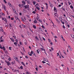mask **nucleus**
<instances>
[{"mask_svg":"<svg viewBox=\"0 0 74 74\" xmlns=\"http://www.w3.org/2000/svg\"><path fill=\"white\" fill-rule=\"evenodd\" d=\"M28 7H29L28 5H25L24 6V7H25V9H27V8H28Z\"/></svg>","mask_w":74,"mask_h":74,"instance_id":"nucleus-1","label":"nucleus"},{"mask_svg":"<svg viewBox=\"0 0 74 74\" xmlns=\"http://www.w3.org/2000/svg\"><path fill=\"white\" fill-rule=\"evenodd\" d=\"M7 64H8V66H9V65L11 64H10V62L8 61V62H6Z\"/></svg>","mask_w":74,"mask_h":74,"instance_id":"nucleus-2","label":"nucleus"},{"mask_svg":"<svg viewBox=\"0 0 74 74\" xmlns=\"http://www.w3.org/2000/svg\"><path fill=\"white\" fill-rule=\"evenodd\" d=\"M10 40L12 41V42H14V39H13V38H10Z\"/></svg>","mask_w":74,"mask_h":74,"instance_id":"nucleus-3","label":"nucleus"},{"mask_svg":"<svg viewBox=\"0 0 74 74\" xmlns=\"http://www.w3.org/2000/svg\"><path fill=\"white\" fill-rule=\"evenodd\" d=\"M54 11H55V12H56L57 11V10H56V8L55 7L54 8Z\"/></svg>","mask_w":74,"mask_h":74,"instance_id":"nucleus-4","label":"nucleus"},{"mask_svg":"<svg viewBox=\"0 0 74 74\" xmlns=\"http://www.w3.org/2000/svg\"><path fill=\"white\" fill-rule=\"evenodd\" d=\"M3 7L4 9L5 10V11H6V9H5V5H3Z\"/></svg>","mask_w":74,"mask_h":74,"instance_id":"nucleus-5","label":"nucleus"},{"mask_svg":"<svg viewBox=\"0 0 74 74\" xmlns=\"http://www.w3.org/2000/svg\"><path fill=\"white\" fill-rule=\"evenodd\" d=\"M39 29H40V31H41V32H42V29L41 27H40Z\"/></svg>","mask_w":74,"mask_h":74,"instance_id":"nucleus-6","label":"nucleus"},{"mask_svg":"<svg viewBox=\"0 0 74 74\" xmlns=\"http://www.w3.org/2000/svg\"><path fill=\"white\" fill-rule=\"evenodd\" d=\"M17 42H14V45H15L16 46L17 45Z\"/></svg>","mask_w":74,"mask_h":74,"instance_id":"nucleus-7","label":"nucleus"},{"mask_svg":"<svg viewBox=\"0 0 74 74\" xmlns=\"http://www.w3.org/2000/svg\"><path fill=\"white\" fill-rule=\"evenodd\" d=\"M61 37L62 38V40H64V41H65V40H64V39L63 38V36L61 35Z\"/></svg>","mask_w":74,"mask_h":74,"instance_id":"nucleus-8","label":"nucleus"},{"mask_svg":"<svg viewBox=\"0 0 74 74\" xmlns=\"http://www.w3.org/2000/svg\"><path fill=\"white\" fill-rule=\"evenodd\" d=\"M22 3L23 5H25V2L24 1H23L22 2Z\"/></svg>","mask_w":74,"mask_h":74,"instance_id":"nucleus-9","label":"nucleus"},{"mask_svg":"<svg viewBox=\"0 0 74 74\" xmlns=\"http://www.w3.org/2000/svg\"><path fill=\"white\" fill-rule=\"evenodd\" d=\"M33 27H34V29H36V26H35V25H33Z\"/></svg>","mask_w":74,"mask_h":74,"instance_id":"nucleus-10","label":"nucleus"},{"mask_svg":"<svg viewBox=\"0 0 74 74\" xmlns=\"http://www.w3.org/2000/svg\"><path fill=\"white\" fill-rule=\"evenodd\" d=\"M3 49L4 51H5V47H4V46H3Z\"/></svg>","mask_w":74,"mask_h":74,"instance_id":"nucleus-11","label":"nucleus"},{"mask_svg":"<svg viewBox=\"0 0 74 74\" xmlns=\"http://www.w3.org/2000/svg\"><path fill=\"white\" fill-rule=\"evenodd\" d=\"M70 7L71 9H73V6L72 5H71L70 6Z\"/></svg>","mask_w":74,"mask_h":74,"instance_id":"nucleus-12","label":"nucleus"},{"mask_svg":"<svg viewBox=\"0 0 74 74\" xmlns=\"http://www.w3.org/2000/svg\"><path fill=\"white\" fill-rule=\"evenodd\" d=\"M41 48V50H42V51H45V49H43V48Z\"/></svg>","mask_w":74,"mask_h":74,"instance_id":"nucleus-13","label":"nucleus"},{"mask_svg":"<svg viewBox=\"0 0 74 74\" xmlns=\"http://www.w3.org/2000/svg\"><path fill=\"white\" fill-rule=\"evenodd\" d=\"M4 40H0V42H3L4 41Z\"/></svg>","mask_w":74,"mask_h":74,"instance_id":"nucleus-14","label":"nucleus"},{"mask_svg":"<svg viewBox=\"0 0 74 74\" xmlns=\"http://www.w3.org/2000/svg\"><path fill=\"white\" fill-rule=\"evenodd\" d=\"M62 10H63V11H65V9L63 8V7H62Z\"/></svg>","mask_w":74,"mask_h":74,"instance_id":"nucleus-15","label":"nucleus"},{"mask_svg":"<svg viewBox=\"0 0 74 74\" xmlns=\"http://www.w3.org/2000/svg\"><path fill=\"white\" fill-rule=\"evenodd\" d=\"M15 19L16 20H17L18 19V17L17 16H15Z\"/></svg>","mask_w":74,"mask_h":74,"instance_id":"nucleus-16","label":"nucleus"},{"mask_svg":"<svg viewBox=\"0 0 74 74\" xmlns=\"http://www.w3.org/2000/svg\"><path fill=\"white\" fill-rule=\"evenodd\" d=\"M36 2V1H34L33 2V4H34V5H35Z\"/></svg>","mask_w":74,"mask_h":74,"instance_id":"nucleus-17","label":"nucleus"},{"mask_svg":"<svg viewBox=\"0 0 74 74\" xmlns=\"http://www.w3.org/2000/svg\"><path fill=\"white\" fill-rule=\"evenodd\" d=\"M13 11H14V12H16V11L15 10V8H14L13 9Z\"/></svg>","mask_w":74,"mask_h":74,"instance_id":"nucleus-18","label":"nucleus"},{"mask_svg":"<svg viewBox=\"0 0 74 74\" xmlns=\"http://www.w3.org/2000/svg\"><path fill=\"white\" fill-rule=\"evenodd\" d=\"M23 12H24V13H26V10H23Z\"/></svg>","mask_w":74,"mask_h":74,"instance_id":"nucleus-19","label":"nucleus"},{"mask_svg":"<svg viewBox=\"0 0 74 74\" xmlns=\"http://www.w3.org/2000/svg\"><path fill=\"white\" fill-rule=\"evenodd\" d=\"M56 21H57V22H59V20L58 19H57V18H56Z\"/></svg>","mask_w":74,"mask_h":74,"instance_id":"nucleus-20","label":"nucleus"},{"mask_svg":"<svg viewBox=\"0 0 74 74\" xmlns=\"http://www.w3.org/2000/svg\"><path fill=\"white\" fill-rule=\"evenodd\" d=\"M54 15H55V16H57V15H58V14H57V13H56L54 14Z\"/></svg>","mask_w":74,"mask_h":74,"instance_id":"nucleus-21","label":"nucleus"},{"mask_svg":"<svg viewBox=\"0 0 74 74\" xmlns=\"http://www.w3.org/2000/svg\"><path fill=\"white\" fill-rule=\"evenodd\" d=\"M3 1L5 4H6L7 3V2L5 0H3Z\"/></svg>","mask_w":74,"mask_h":74,"instance_id":"nucleus-22","label":"nucleus"},{"mask_svg":"<svg viewBox=\"0 0 74 74\" xmlns=\"http://www.w3.org/2000/svg\"><path fill=\"white\" fill-rule=\"evenodd\" d=\"M34 23H37V21L35 20L34 21Z\"/></svg>","mask_w":74,"mask_h":74,"instance_id":"nucleus-23","label":"nucleus"},{"mask_svg":"<svg viewBox=\"0 0 74 74\" xmlns=\"http://www.w3.org/2000/svg\"><path fill=\"white\" fill-rule=\"evenodd\" d=\"M69 21H71L72 19H71V18L70 17H69Z\"/></svg>","mask_w":74,"mask_h":74,"instance_id":"nucleus-24","label":"nucleus"},{"mask_svg":"<svg viewBox=\"0 0 74 74\" xmlns=\"http://www.w3.org/2000/svg\"><path fill=\"white\" fill-rule=\"evenodd\" d=\"M21 20L23 22H25V20H24V19L23 18H22Z\"/></svg>","mask_w":74,"mask_h":74,"instance_id":"nucleus-25","label":"nucleus"},{"mask_svg":"<svg viewBox=\"0 0 74 74\" xmlns=\"http://www.w3.org/2000/svg\"><path fill=\"white\" fill-rule=\"evenodd\" d=\"M1 32H4L3 29H2L1 28Z\"/></svg>","mask_w":74,"mask_h":74,"instance_id":"nucleus-26","label":"nucleus"},{"mask_svg":"<svg viewBox=\"0 0 74 74\" xmlns=\"http://www.w3.org/2000/svg\"><path fill=\"white\" fill-rule=\"evenodd\" d=\"M36 51L38 53H40V52H39V51H38V50H37Z\"/></svg>","mask_w":74,"mask_h":74,"instance_id":"nucleus-27","label":"nucleus"},{"mask_svg":"<svg viewBox=\"0 0 74 74\" xmlns=\"http://www.w3.org/2000/svg\"><path fill=\"white\" fill-rule=\"evenodd\" d=\"M35 38H36V40H39L38 39V38H37V36H36L35 37Z\"/></svg>","mask_w":74,"mask_h":74,"instance_id":"nucleus-28","label":"nucleus"},{"mask_svg":"<svg viewBox=\"0 0 74 74\" xmlns=\"http://www.w3.org/2000/svg\"><path fill=\"white\" fill-rule=\"evenodd\" d=\"M20 69H23V66H21L20 67Z\"/></svg>","mask_w":74,"mask_h":74,"instance_id":"nucleus-29","label":"nucleus"},{"mask_svg":"<svg viewBox=\"0 0 74 74\" xmlns=\"http://www.w3.org/2000/svg\"><path fill=\"white\" fill-rule=\"evenodd\" d=\"M5 53H6V54H7V53H8L7 52V50H5Z\"/></svg>","mask_w":74,"mask_h":74,"instance_id":"nucleus-30","label":"nucleus"},{"mask_svg":"<svg viewBox=\"0 0 74 74\" xmlns=\"http://www.w3.org/2000/svg\"><path fill=\"white\" fill-rule=\"evenodd\" d=\"M36 8L37 9V10H40V8H39L38 7H36Z\"/></svg>","mask_w":74,"mask_h":74,"instance_id":"nucleus-31","label":"nucleus"},{"mask_svg":"<svg viewBox=\"0 0 74 74\" xmlns=\"http://www.w3.org/2000/svg\"><path fill=\"white\" fill-rule=\"evenodd\" d=\"M22 26H23V27H26V26L22 24Z\"/></svg>","mask_w":74,"mask_h":74,"instance_id":"nucleus-32","label":"nucleus"},{"mask_svg":"<svg viewBox=\"0 0 74 74\" xmlns=\"http://www.w3.org/2000/svg\"><path fill=\"white\" fill-rule=\"evenodd\" d=\"M9 6H10V7H12V5H11V3H10L9 4Z\"/></svg>","mask_w":74,"mask_h":74,"instance_id":"nucleus-33","label":"nucleus"},{"mask_svg":"<svg viewBox=\"0 0 74 74\" xmlns=\"http://www.w3.org/2000/svg\"><path fill=\"white\" fill-rule=\"evenodd\" d=\"M1 15H3V16H5V14H4V13H2Z\"/></svg>","mask_w":74,"mask_h":74,"instance_id":"nucleus-34","label":"nucleus"},{"mask_svg":"<svg viewBox=\"0 0 74 74\" xmlns=\"http://www.w3.org/2000/svg\"><path fill=\"white\" fill-rule=\"evenodd\" d=\"M33 53V51H31V54H32V55Z\"/></svg>","mask_w":74,"mask_h":74,"instance_id":"nucleus-35","label":"nucleus"},{"mask_svg":"<svg viewBox=\"0 0 74 74\" xmlns=\"http://www.w3.org/2000/svg\"><path fill=\"white\" fill-rule=\"evenodd\" d=\"M6 19H5V18H2V20H4V21H5V20Z\"/></svg>","mask_w":74,"mask_h":74,"instance_id":"nucleus-36","label":"nucleus"},{"mask_svg":"<svg viewBox=\"0 0 74 74\" xmlns=\"http://www.w3.org/2000/svg\"><path fill=\"white\" fill-rule=\"evenodd\" d=\"M42 38H43V40L44 41H45V38H44L42 37Z\"/></svg>","mask_w":74,"mask_h":74,"instance_id":"nucleus-37","label":"nucleus"},{"mask_svg":"<svg viewBox=\"0 0 74 74\" xmlns=\"http://www.w3.org/2000/svg\"><path fill=\"white\" fill-rule=\"evenodd\" d=\"M13 37H14V38L15 39H16V36H13Z\"/></svg>","mask_w":74,"mask_h":74,"instance_id":"nucleus-38","label":"nucleus"},{"mask_svg":"<svg viewBox=\"0 0 74 74\" xmlns=\"http://www.w3.org/2000/svg\"><path fill=\"white\" fill-rule=\"evenodd\" d=\"M1 58H2L3 59H4V57L3 56H1Z\"/></svg>","mask_w":74,"mask_h":74,"instance_id":"nucleus-39","label":"nucleus"},{"mask_svg":"<svg viewBox=\"0 0 74 74\" xmlns=\"http://www.w3.org/2000/svg\"><path fill=\"white\" fill-rule=\"evenodd\" d=\"M11 48H12L11 47H9V49L10 50V51H11Z\"/></svg>","mask_w":74,"mask_h":74,"instance_id":"nucleus-40","label":"nucleus"},{"mask_svg":"<svg viewBox=\"0 0 74 74\" xmlns=\"http://www.w3.org/2000/svg\"><path fill=\"white\" fill-rule=\"evenodd\" d=\"M63 53H64L65 54V55H67L66 54V53L65 52V51H63Z\"/></svg>","mask_w":74,"mask_h":74,"instance_id":"nucleus-41","label":"nucleus"},{"mask_svg":"<svg viewBox=\"0 0 74 74\" xmlns=\"http://www.w3.org/2000/svg\"><path fill=\"white\" fill-rule=\"evenodd\" d=\"M20 42V44L21 45H22V42Z\"/></svg>","mask_w":74,"mask_h":74,"instance_id":"nucleus-42","label":"nucleus"},{"mask_svg":"<svg viewBox=\"0 0 74 74\" xmlns=\"http://www.w3.org/2000/svg\"><path fill=\"white\" fill-rule=\"evenodd\" d=\"M0 48H1V49H3V47L2 46H0Z\"/></svg>","mask_w":74,"mask_h":74,"instance_id":"nucleus-43","label":"nucleus"},{"mask_svg":"<svg viewBox=\"0 0 74 74\" xmlns=\"http://www.w3.org/2000/svg\"><path fill=\"white\" fill-rule=\"evenodd\" d=\"M9 25L10 26V27H12V25L11 24H9Z\"/></svg>","mask_w":74,"mask_h":74,"instance_id":"nucleus-44","label":"nucleus"},{"mask_svg":"<svg viewBox=\"0 0 74 74\" xmlns=\"http://www.w3.org/2000/svg\"><path fill=\"white\" fill-rule=\"evenodd\" d=\"M33 14H36V12L34 11L32 12Z\"/></svg>","mask_w":74,"mask_h":74,"instance_id":"nucleus-45","label":"nucleus"},{"mask_svg":"<svg viewBox=\"0 0 74 74\" xmlns=\"http://www.w3.org/2000/svg\"><path fill=\"white\" fill-rule=\"evenodd\" d=\"M50 5V6L51 7H53V6H52V4H51Z\"/></svg>","mask_w":74,"mask_h":74,"instance_id":"nucleus-46","label":"nucleus"},{"mask_svg":"<svg viewBox=\"0 0 74 74\" xmlns=\"http://www.w3.org/2000/svg\"><path fill=\"white\" fill-rule=\"evenodd\" d=\"M42 62L43 63H45V62L44 61H42Z\"/></svg>","mask_w":74,"mask_h":74,"instance_id":"nucleus-47","label":"nucleus"},{"mask_svg":"<svg viewBox=\"0 0 74 74\" xmlns=\"http://www.w3.org/2000/svg\"><path fill=\"white\" fill-rule=\"evenodd\" d=\"M25 58H27V59H28V57L27 56H25Z\"/></svg>","mask_w":74,"mask_h":74,"instance_id":"nucleus-48","label":"nucleus"},{"mask_svg":"<svg viewBox=\"0 0 74 74\" xmlns=\"http://www.w3.org/2000/svg\"><path fill=\"white\" fill-rule=\"evenodd\" d=\"M42 28H43V29H45V27H44V26H43V25H42Z\"/></svg>","mask_w":74,"mask_h":74,"instance_id":"nucleus-49","label":"nucleus"},{"mask_svg":"<svg viewBox=\"0 0 74 74\" xmlns=\"http://www.w3.org/2000/svg\"><path fill=\"white\" fill-rule=\"evenodd\" d=\"M39 21L40 22H42V21H41V19H39Z\"/></svg>","mask_w":74,"mask_h":74,"instance_id":"nucleus-50","label":"nucleus"},{"mask_svg":"<svg viewBox=\"0 0 74 74\" xmlns=\"http://www.w3.org/2000/svg\"><path fill=\"white\" fill-rule=\"evenodd\" d=\"M47 60V59H45V58L44 59V61H46Z\"/></svg>","mask_w":74,"mask_h":74,"instance_id":"nucleus-51","label":"nucleus"},{"mask_svg":"<svg viewBox=\"0 0 74 74\" xmlns=\"http://www.w3.org/2000/svg\"><path fill=\"white\" fill-rule=\"evenodd\" d=\"M63 27L64 29H65L66 28L65 27V26H64V25H63Z\"/></svg>","mask_w":74,"mask_h":74,"instance_id":"nucleus-52","label":"nucleus"},{"mask_svg":"<svg viewBox=\"0 0 74 74\" xmlns=\"http://www.w3.org/2000/svg\"><path fill=\"white\" fill-rule=\"evenodd\" d=\"M14 59H15V60H16V59H18V58L17 57H15L14 58Z\"/></svg>","mask_w":74,"mask_h":74,"instance_id":"nucleus-53","label":"nucleus"},{"mask_svg":"<svg viewBox=\"0 0 74 74\" xmlns=\"http://www.w3.org/2000/svg\"><path fill=\"white\" fill-rule=\"evenodd\" d=\"M27 4H30V2H29V1H27Z\"/></svg>","mask_w":74,"mask_h":74,"instance_id":"nucleus-54","label":"nucleus"},{"mask_svg":"<svg viewBox=\"0 0 74 74\" xmlns=\"http://www.w3.org/2000/svg\"><path fill=\"white\" fill-rule=\"evenodd\" d=\"M21 53L22 54V55H23V53L22 52V51H20Z\"/></svg>","mask_w":74,"mask_h":74,"instance_id":"nucleus-55","label":"nucleus"},{"mask_svg":"<svg viewBox=\"0 0 74 74\" xmlns=\"http://www.w3.org/2000/svg\"><path fill=\"white\" fill-rule=\"evenodd\" d=\"M13 22L14 23H16V20H14Z\"/></svg>","mask_w":74,"mask_h":74,"instance_id":"nucleus-56","label":"nucleus"},{"mask_svg":"<svg viewBox=\"0 0 74 74\" xmlns=\"http://www.w3.org/2000/svg\"><path fill=\"white\" fill-rule=\"evenodd\" d=\"M4 21H5V22H6V23L7 22V20L6 19H5V20Z\"/></svg>","mask_w":74,"mask_h":74,"instance_id":"nucleus-57","label":"nucleus"},{"mask_svg":"<svg viewBox=\"0 0 74 74\" xmlns=\"http://www.w3.org/2000/svg\"><path fill=\"white\" fill-rule=\"evenodd\" d=\"M51 49L52 51H53V48L52 47H51Z\"/></svg>","mask_w":74,"mask_h":74,"instance_id":"nucleus-58","label":"nucleus"},{"mask_svg":"<svg viewBox=\"0 0 74 74\" xmlns=\"http://www.w3.org/2000/svg\"><path fill=\"white\" fill-rule=\"evenodd\" d=\"M67 26L69 28L70 27V25H67Z\"/></svg>","mask_w":74,"mask_h":74,"instance_id":"nucleus-59","label":"nucleus"},{"mask_svg":"<svg viewBox=\"0 0 74 74\" xmlns=\"http://www.w3.org/2000/svg\"><path fill=\"white\" fill-rule=\"evenodd\" d=\"M36 71H38V69L37 68H36Z\"/></svg>","mask_w":74,"mask_h":74,"instance_id":"nucleus-60","label":"nucleus"},{"mask_svg":"<svg viewBox=\"0 0 74 74\" xmlns=\"http://www.w3.org/2000/svg\"><path fill=\"white\" fill-rule=\"evenodd\" d=\"M15 60H16V61H17V62H18L19 61V60H18V59H16Z\"/></svg>","mask_w":74,"mask_h":74,"instance_id":"nucleus-61","label":"nucleus"},{"mask_svg":"<svg viewBox=\"0 0 74 74\" xmlns=\"http://www.w3.org/2000/svg\"><path fill=\"white\" fill-rule=\"evenodd\" d=\"M39 67H40V68L41 69L42 68V66H39Z\"/></svg>","mask_w":74,"mask_h":74,"instance_id":"nucleus-62","label":"nucleus"},{"mask_svg":"<svg viewBox=\"0 0 74 74\" xmlns=\"http://www.w3.org/2000/svg\"><path fill=\"white\" fill-rule=\"evenodd\" d=\"M16 42H18V40L16 39L15 40Z\"/></svg>","mask_w":74,"mask_h":74,"instance_id":"nucleus-63","label":"nucleus"},{"mask_svg":"<svg viewBox=\"0 0 74 74\" xmlns=\"http://www.w3.org/2000/svg\"><path fill=\"white\" fill-rule=\"evenodd\" d=\"M21 64L23 65L24 64V63H23V62H21Z\"/></svg>","mask_w":74,"mask_h":74,"instance_id":"nucleus-64","label":"nucleus"}]
</instances>
